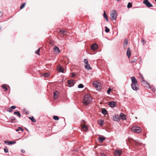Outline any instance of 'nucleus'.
Segmentation results:
<instances>
[{"label": "nucleus", "instance_id": "1", "mask_svg": "<svg viewBox=\"0 0 156 156\" xmlns=\"http://www.w3.org/2000/svg\"><path fill=\"white\" fill-rule=\"evenodd\" d=\"M92 99L90 95L87 94L84 96L82 102L85 105H87L90 103Z\"/></svg>", "mask_w": 156, "mask_h": 156}, {"label": "nucleus", "instance_id": "2", "mask_svg": "<svg viewBox=\"0 0 156 156\" xmlns=\"http://www.w3.org/2000/svg\"><path fill=\"white\" fill-rule=\"evenodd\" d=\"M110 16L112 20H116L117 16L116 11L115 10H112V12Z\"/></svg>", "mask_w": 156, "mask_h": 156}, {"label": "nucleus", "instance_id": "3", "mask_svg": "<svg viewBox=\"0 0 156 156\" xmlns=\"http://www.w3.org/2000/svg\"><path fill=\"white\" fill-rule=\"evenodd\" d=\"M93 85L99 91L101 90V87L100 86V84L97 82L95 81L93 82Z\"/></svg>", "mask_w": 156, "mask_h": 156}, {"label": "nucleus", "instance_id": "4", "mask_svg": "<svg viewBox=\"0 0 156 156\" xmlns=\"http://www.w3.org/2000/svg\"><path fill=\"white\" fill-rule=\"evenodd\" d=\"M132 131L135 133H139L141 131V129L138 127L133 126L131 128Z\"/></svg>", "mask_w": 156, "mask_h": 156}, {"label": "nucleus", "instance_id": "5", "mask_svg": "<svg viewBox=\"0 0 156 156\" xmlns=\"http://www.w3.org/2000/svg\"><path fill=\"white\" fill-rule=\"evenodd\" d=\"M142 79H143V80H142V82L144 84H145V85H147L148 86H149V87L151 89V90L153 92H155V89L153 87L152 88L150 86V85L149 84L147 83L146 81H145L144 79V78L143 77H142Z\"/></svg>", "mask_w": 156, "mask_h": 156}, {"label": "nucleus", "instance_id": "6", "mask_svg": "<svg viewBox=\"0 0 156 156\" xmlns=\"http://www.w3.org/2000/svg\"><path fill=\"white\" fill-rule=\"evenodd\" d=\"M131 79L132 82V83L131 84H132V87L133 86V85L135 86V84H137V80L134 76H132L131 77Z\"/></svg>", "mask_w": 156, "mask_h": 156}, {"label": "nucleus", "instance_id": "7", "mask_svg": "<svg viewBox=\"0 0 156 156\" xmlns=\"http://www.w3.org/2000/svg\"><path fill=\"white\" fill-rule=\"evenodd\" d=\"M143 3L147 7H151L153 6L149 2L148 0H144Z\"/></svg>", "mask_w": 156, "mask_h": 156}, {"label": "nucleus", "instance_id": "8", "mask_svg": "<svg viewBox=\"0 0 156 156\" xmlns=\"http://www.w3.org/2000/svg\"><path fill=\"white\" fill-rule=\"evenodd\" d=\"M9 121L11 122L17 123L18 121L17 119L14 116H12L10 117Z\"/></svg>", "mask_w": 156, "mask_h": 156}, {"label": "nucleus", "instance_id": "9", "mask_svg": "<svg viewBox=\"0 0 156 156\" xmlns=\"http://www.w3.org/2000/svg\"><path fill=\"white\" fill-rule=\"evenodd\" d=\"M4 143L6 144H7L8 145L11 144H15L16 143V142L14 141H8L6 140L4 141Z\"/></svg>", "mask_w": 156, "mask_h": 156}, {"label": "nucleus", "instance_id": "10", "mask_svg": "<svg viewBox=\"0 0 156 156\" xmlns=\"http://www.w3.org/2000/svg\"><path fill=\"white\" fill-rule=\"evenodd\" d=\"M108 105L112 108H114L116 105V103L114 101H111L109 103Z\"/></svg>", "mask_w": 156, "mask_h": 156}, {"label": "nucleus", "instance_id": "11", "mask_svg": "<svg viewBox=\"0 0 156 156\" xmlns=\"http://www.w3.org/2000/svg\"><path fill=\"white\" fill-rule=\"evenodd\" d=\"M68 83L69 85V87L73 86L74 84V81L72 80H69L68 81Z\"/></svg>", "mask_w": 156, "mask_h": 156}, {"label": "nucleus", "instance_id": "12", "mask_svg": "<svg viewBox=\"0 0 156 156\" xmlns=\"http://www.w3.org/2000/svg\"><path fill=\"white\" fill-rule=\"evenodd\" d=\"M98 45L97 44H94L92 45L91 48L92 50L94 51L98 48Z\"/></svg>", "mask_w": 156, "mask_h": 156}, {"label": "nucleus", "instance_id": "13", "mask_svg": "<svg viewBox=\"0 0 156 156\" xmlns=\"http://www.w3.org/2000/svg\"><path fill=\"white\" fill-rule=\"evenodd\" d=\"M132 88L133 90L135 91H137L139 89V87H138V84H135V86H133L132 87V84L131 85Z\"/></svg>", "mask_w": 156, "mask_h": 156}, {"label": "nucleus", "instance_id": "14", "mask_svg": "<svg viewBox=\"0 0 156 156\" xmlns=\"http://www.w3.org/2000/svg\"><path fill=\"white\" fill-rule=\"evenodd\" d=\"M138 59V57L136 56H134L131 58V62L135 63L136 62Z\"/></svg>", "mask_w": 156, "mask_h": 156}, {"label": "nucleus", "instance_id": "15", "mask_svg": "<svg viewBox=\"0 0 156 156\" xmlns=\"http://www.w3.org/2000/svg\"><path fill=\"white\" fill-rule=\"evenodd\" d=\"M126 54L128 58H129L131 56V50L129 47L128 49L126 52Z\"/></svg>", "mask_w": 156, "mask_h": 156}, {"label": "nucleus", "instance_id": "16", "mask_svg": "<svg viewBox=\"0 0 156 156\" xmlns=\"http://www.w3.org/2000/svg\"><path fill=\"white\" fill-rule=\"evenodd\" d=\"M115 152L116 156H119L122 154V152L121 151L115 150Z\"/></svg>", "mask_w": 156, "mask_h": 156}, {"label": "nucleus", "instance_id": "17", "mask_svg": "<svg viewBox=\"0 0 156 156\" xmlns=\"http://www.w3.org/2000/svg\"><path fill=\"white\" fill-rule=\"evenodd\" d=\"M59 94V93L57 91H55L54 93V98L55 99H56L58 97Z\"/></svg>", "mask_w": 156, "mask_h": 156}, {"label": "nucleus", "instance_id": "18", "mask_svg": "<svg viewBox=\"0 0 156 156\" xmlns=\"http://www.w3.org/2000/svg\"><path fill=\"white\" fill-rule=\"evenodd\" d=\"M126 115L122 113H121L119 115V117H120L121 119L122 120L126 119Z\"/></svg>", "mask_w": 156, "mask_h": 156}, {"label": "nucleus", "instance_id": "19", "mask_svg": "<svg viewBox=\"0 0 156 156\" xmlns=\"http://www.w3.org/2000/svg\"><path fill=\"white\" fill-rule=\"evenodd\" d=\"M128 44V40L126 39H125L124 42L123 46L125 49H126V46Z\"/></svg>", "mask_w": 156, "mask_h": 156}, {"label": "nucleus", "instance_id": "20", "mask_svg": "<svg viewBox=\"0 0 156 156\" xmlns=\"http://www.w3.org/2000/svg\"><path fill=\"white\" fill-rule=\"evenodd\" d=\"M113 120L114 121L118 122L119 120V119L118 115H115L113 116Z\"/></svg>", "mask_w": 156, "mask_h": 156}, {"label": "nucleus", "instance_id": "21", "mask_svg": "<svg viewBox=\"0 0 156 156\" xmlns=\"http://www.w3.org/2000/svg\"><path fill=\"white\" fill-rule=\"evenodd\" d=\"M58 70L60 72L62 73L64 72V69L61 66H59L58 67Z\"/></svg>", "mask_w": 156, "mask_h": 156}, {"label": "nucleus", "instance_id": "22", "mask_svg": "<svg viewBox=\"0 0 156 156\" xmlns=\"http://www.w3.org/2000/svg\"><path fill=\"white\" fill-rule=\"evenodd\" d=\"M105 139V138L103 137H99L98 139V140L99 142L102 143L103 141Z\"/></svg>", "mask_w": 156, "mask_h": 156}, {"label": "nucleus", "instance_id": "23", "mask_svg": "<svg viewBox=\"0 0 156 156\" xmlns=\"http://www.w3.org/2000/svg\"><path fill=\"white\" fill-rule=\"evenodd\" d=\"M98 123L101 126H103L104 124V121L102 119H100L98 122Z\"/></svg>", "mask_w": 156, "mask_h": 156}, {"label": "nucleus", "instance_id": "24", "mask_svg": "<svg viewBox=\"0 0 156 156\" xmlns=\"http://www.w3.org/2000/svg\"><path fill=\"white\" fill-rule=\"evenodd\" d=\"M101 112L104 115H106L108 113L107 111L105 108H103L101 109Z\"/></svg>", "mask_w": 156, "mask_h": 156}, {"label": "nucleus", "instance_id": "25", "mask_svg": "<svg viewBox=\"0 0 156 156\" xmlns=\"http://www.w3.org/2000/svg\"><path fill=\"white\" fill-rule=\"evenodd\" d=\"M14 114L16 115L19 118H20L21 115L19 111H16L14 112Z\"/></svg>", "mask_w": 156, "mask_h": 156}, {"label": "nucleus", "instance_id": "26", "mask_svg": "<svg viewBox=\"0 0 156 156\" xmlns=\"http://www.w3.org/2000/svg\"><path fill=\"white\" fill-rule=\"evenodd\" d=\"M59 33L63 35H65L66 34V32L65 30H59Z\"/></svg>", "mask_w": 156, "mask_h": 156}, {"label": "nucleus", "instance_id": "27", "mask_svg": "<svg viewBox=\"0 0 156 156\" xmlns=\"http://www.w3.org/2000/svg\"><path fill=\"white\" fill-rule=\"evenodd\" d=\"M54 50L57 53H59L60 52V50L59 48L57 47H55L54 48Z\"/></svg>", "mask_w": 156, "mask_h": 156}, {"label": "nucleus", "instance_id": "28", "mask_svg": "<svg viewBox=\"0 0 156 156\" xmlns=\"http://www.w3.org/2000/svg\"><path fill=\"white\" fill-rule=\"evenodd\" d=\"M85 67L86 69L88 70L89 69H91V68L90 67V66L89 64L86 65H85Z\"/></svg>", "mask_w": 156, "mask_h": 156}, {"label": "nucleus", "instance_id": "29", "mask_svg": "<svg viewBox=\"0 0 156 156\" xmlns=\"http://www.w3.org/2000/svg\"><path fill=\"white\" fill-rule=\"evenodd\" d=\"M82 128L84 131H87L88 129V128L85 125H83L82 126Z\"/></svg>", "mask_w": 156, "mask_h": 156}, {"label": "nucleus", "instance_id": "30", "mask_svg": "<svg viewBox=\"0 0 156 156\" xmlns=\"http://www.w3.org/2000/svg\"><path fill=\"white\" fill-rule=\"evenodd\" d=\"M103 17L104 18H105L106 20V21L108 22V19L107 17V15L105 11H104V14H103Z\"/></svg>", "mask_w": 156, "mask_h": 156}, {"label": "nucleus", "instance_id": "31", "mask_svg": "<svg viewBox=\"0 0 156 156\" xmlns=\"http://www.w3.org/2000/svg\"><path fill=\"white\" fill-rule=\"evenodd\" d=\"M29 119L31 120V121L34 122H36V120L35 119L34 117L32 116V117H29Z\"/></svg>", "mask_w": 156, "mask_h": 156}, {"label": "nucleus", "instance_id": "32", "mask_svg": "<svg viewBox=\"0 0 156 156\" xmlns=\"http://www.w3.org/2000/svg\"><path fill=\"white\" fill-rule=\"evenodd\" d=\"M2 88L5 89V91H7L8 89L3 84L2 86Z\"/></svg>", "mask_w": 156, "mask_h": 156}, {"label": "nucleus", "instance_id": "33", "mask_svg": "<svg viewBox=\"0 0 156 156\" xmlns=\"http://www.w3.org/2000/svg\"><path fill=\"white\" fill-rule=\"evenodd\" d=\"M26 5V3H22L20 7V9H23L25 6V5Z\"/></svg>", "mask_w": 156, "mask_h": 156}, {"label": "nucleus", "instance_id": "34", "mask_svg": "<svg viewBox=\"0 0 156 156\" xmlns=\"http://www.w3.org/2000/svg\"><path fill=\"white\" fill-rule=\"evenodd\" d=\"M132 3L131 2H129L127 4V7L130 8L132 7Z\"/></svg>", "mask_w": 156, "mask_h": 156}, {"label": "nucleus", "instance_id": "35", "mask_svg": "<svg viewBox=\"0 0 156 156\" xmlns=\"http://www.w3.org/2000/svg\"><path fill=\"white\" fill-rule=\"evenodd\" d=\"M53 118L55 120H58L59 119V117L57 116H54Z\"/></svg>", "mask_w": 156, "mask_h": 156}, {"label": "nucleus", "instance_id": "36", "mask_svg": "<svg viewBox=\"0 0 156 156\" xmlns=\"http://www.w3.org/2000/svg\"><path fill=\"white\" fill-rule=\"evenodd\" d=\"M105 31L106 33H108L110 31V30L108 27L106 26L105 27Z\"/></svg>", "mask_w": 156, "mask_h": 156}, {"label": "nucleus", "instance_id": "37", "mask_svg": "<svg viewBox=\"0 0 156 156\" xmlns=\"http://www.w3.org/2000/svg\"><path fill=\"white\" fill-rule=\"evenodd\" d=\"M40 48H38V50L35 51V54L37 55H40L39 52L40 51Z\"/></svg>", "mask_w": 156, "mask_h": 156}, {"label": "nucleus", "instance_id": "38", "mask_svg": "<svg viewBox=\"0 0 156 156\" xmlns=\"http://www.w3.org/2000/svg\"><path fill=\"white\" fill-rule=\"evenodd\" d=\"M84 87L83 85L82 84H80L78 86V87L80 88H83Z\"/></svg>", "mask_w": 156, "mask_h": 156}, {"label": "nucleus", "instance_id": "39", "mask_svg": "<svg viewBox=\"0 0 156 156\" xmlns=\"http://www.w3.org/2000/svg\"><path fill=\"white\" fill-rule=\"evenodd\" d=\"M4 152L5 153H7L8 152V149L6 147H5L4 149Z\"/></svg>", "mask_w": 156, "mask_h": 156}, {"label": "nucleus", "instance_id": "40", "mask_svg": "<svg viewBox=\"0 0 156 156\" xmlns=\"http://www.w3.org/2000/svg\"><path fill=\"white\" fill-rule=\"evenodd\" d=\"M43 76L45 77H48L49 76V74L48 73H44L43 74Z\"/></svg>", "mask_w": 156, "mask_h": 156}, {"label": "nucleus", "instance_id": "41", "mask_svg": "<svg viewBox=\"0 0 156 156\" xmlns=\"http://www.w3.org/2000/svg\"><path fill=\"white\" fill-rule=\"evenodd\" d=\"M84 62L85 65L88 64V61L86 59H84Z\"/></svg>", "mask_w": 156, "mask_h": 156}, {"label": "nucleus", "instance_id": "42", "mask_svg": "<svg viewBox=\"0 0 156 156\" xmlns=\"http://www.w3.org/2000/svg\"><path fill=\"white\" fill-rule=\"evenodd\" d=\"M112 90L110 88H109L107 91V93L108 94H109L110 93V92H111V91Z\"/></svg>", "mask_w": 156, "mask_h": 156}, {"label": "nucleus", "instance_id": "43", "mask_svg": "<svg viewBox=\"0 0 156 156\" xmlns=\"http://www.w3.org/2000/svg\"><path fill=\"white\" fill-rule=\"evenodd\" d=\"M16 108V107L15 106H12L11 107V108L12 109H14Z\"/></svg>", "mask_w": 156, "mask_h": 156}, {"label": "nucleus", "instance_id": "44", "mask_svg": "<svg viewBox=\"0 0 156 156\" xmlns=\"http://www.w3.org/2000/svg\"><path fill=\"white\" fill-rule=\"evenodd\" d=\"M7 111H8L9 112H12V109L11 108H9L8 110H7Z\"/></svg>", "mask_w": 156, "mask_h": 156}, {"label": "nucleus", "instance_id": "45", "mask_svg": "<svg viewBox=\"0 0 156 156\" xmlns=\"http://www.w3.org/2000/svg\"><path fill=\"white\" fill-rule=\"evenodd\" d=\"M19 130H20L21 131H23L24 130V129H22L21 127H18Z\"/></svg>", "mask_w": 156, "mask_h": 156}, {"label": "nucleus", "instance_id": "46", "mask_svg": "<svg viewBox=\"0 0 156 156\" xmlns=\"http://www.w3.org/2000/svg\"><path fill=\"white\" fill-rule=\"evenodd\" d=\"M21 152L23 153H24L25 152V151L24 150H23V149H22L21 150Z\"/></svg>", "mask_w": 156, "mask_h": 156}, {"label": "nucleus", "instance_id": "47", "mask_svg": "<svg viewBox=\"0 0 156 156\" xmlns=\"http://www.w3.org/2000/svg\"><path fill=\"white\" fill-rule=\"evenodd\" d=\"M101 156H106L105 154L104 153H102L101 155Z\"/></svg>", "mask_w": 156, "mask_h": 156}, {"label": "nucleus", "instance_id": "48", "mask_svg": "<svg viewBox=\"0 0 156 156\" xmlns=\"http://www.w3.org/2000/svg\"><path fill=\"white\" fill-rule=\"evenodd\" d=\"M2 15V12L0 11V17H1Z\"/></svg>", "mask_w": 156, "mask_h": 156}, {"label": "nucleus", "instance_id": "49", "mask_svg": "<svg viewBox=\"0 0 156 156\" xmlns=\"http://www.w3.org/2000/svg\"><path fill=\"white\" fill-rule=\"evenodd\" d=\"M142 43H143V44L145 43V42L144 41V40H142Z\"/></svg>", "mask_w": 156, "mask_h": 156}, {"label": "nucleus", "instance_id": "50", "mask_svg": "<svg viewBox=\"0 0 156 156\" xmlns=\"http://www.w3.org/2000/svg\"><path fill=\"white\" fill-rule=\"evenodd\" d=\"M75 75H76L75 74L73 73L72 75V76L74 77L75 76Z\"/></svg>", "mask_w": 156, "mask_h": 156}, {"label": "nucleus", "instance_id": "51", "mask_svg": "<svg viewBox=\"0 0 156 156\" xmlns=\"http://www.w3.org/2000/svg\"><path fill=\"white\" fill-rule=\"evenodd\" d=\"M19 131V129L18 128L17 129H16V131L17 132H18Z\"/></svg>", "mask_w": 156, "mask_h": 156}, {"label": "nucleus", "instance_id": "52", "mask_svg": "<svg viewBox=\"0 0 156 156\" xmlns=\"http://www.w3.org/2000/svg\"><path fill=\"white\" fill-rule=\"evenodd\" d=\"M29 112H28V111H27V112H26V114H29Z\"/></svg>", "mask_w": 156, "mask_h": 156}, {"label": "nucleus", "instance_id": "53", "mask_svg": "<svg viewBox=\"0 0 156 156\" xmlns=\"http://www.w3.org/2000/svg\"><path fill=\"white\" fill-rule=\"evenodd\" d=\"M2 29V27L1 26H0V31Z\"/></svg>", "mask_w": 156, "mask_h": 156}, {"label": "nucleus", "instance_id": "54", "mask_svg": "<svg viewBox=\"0 0 156 156\" xmlns=\"http://www.w3.org/2000/svg\"><path fill=\"white\" fill-rule=\"evenodd\" d=\"M23 110L24 111H25V110H26V109L25 108V109H23Z\"/></svg>", "mask_w": 156, "mask_h": 156}, {"label": "nucleus", "instance_id": "55", "mask_svg": "<svg viewBox=\"0 0 156 156\" xmlns=\"http://www.w3.org/2000/svg\"><path fill=\"white\" fill-rule=\"evenodd\" d=\"M117 1L119 2L121 1V0H117Z\"/></svg>", "mask_w": 156, "mask_h": 156}, {"label": "nucleus", "instance_id": "56", "mask_svg": "<svg viewBox=\"0 0 156 156\" xmlns=\"http://www.w3.org/2000/svg\"><path fill=\"white\" fill-rule=\"evenodd\" d=\"M65 121V119H63V121L64 122V121Z\"/></svg>", "mask_w": 156, "mask_h": 156}]
</instances>
